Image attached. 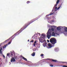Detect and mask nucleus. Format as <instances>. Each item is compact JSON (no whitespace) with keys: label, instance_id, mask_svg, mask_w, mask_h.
Here are the masks:
<instances>
[{"label":"nucleus","instance_id":"1","mask_svg":"<svg viewBox=\"0 0 67 67\" xmlns=\"http://www.w3.org/2000/svg\"><path fill=\"white\" fill-rule=\"evenodd\" d=\"M35 20V19H32L30 21V22H28L27 24H25L24 26L21 28V29H23L22 30H20L19 31L17 32V33L15 34L14 35H15V36H16V35H19V33H21L22 31H23L24 29H26V27H27V26H28L30 25V24H31V23H33V22H34L35 21H36V20Z\"/></svg>","mask_w":67,"mask_h":67},{"label":"nucleus","instance_id":"2","mask_svg":"<svg viewBox=\"0 0 67 67\" xmlns=\"http://www.w3.org/2000/svg\"><path fill=\"white\" fill-rule=\"evenodd\" d=\"M39 40L41 43H42L44 42V43L43 44V45L44 46V47H45L46 45V41H45V38L43 37H41L39 39Z\"/></svg>","mask_w":67,"mask_h":67},{"label":"nucleus","instance_id":"3","mask_svg":"<svg viewBox=\"0 0 67 67\" xmlns=\"http://www.w3.org/2000/svg\"><path fill=\"white\" fill-rule=\"evenodd\" d=\"M57 41L54 38H52L50 39V42L52 45H54L56 43Z\"/></svg>","mask_w":67,"mask_h":67},{"label":"nucleus","instance_id":"4","mask_svg":"<svg viewBox=\"0 0 67 67\" xmlns=\"http://www.w3.org/2000/svg\"><path fill=\"white\" fill-rule=\"evenodd\" d=\"M49 31H50V29H49L47 33V37L48 39H49V38H50V37H51V35H52L51 32H49Z\"/></svg>","mask_w":67,"mask_h":67},{"label":"nucleus","instance_id":"5","mask_svg":"<svg viewBox=\"0 0 67 67\" xmlns=\"http://www.w3.org/2000/svg\"><path fill=\"white\" fill-rule=\"evenodd\" d=\"M58 33H59V32L57 30H55V31L54 32H52V36H55V35L57 34Z\"/></svg>","mask_w":67,"mask_h":67},{"label":"nucleus","instance_id":"6","mask_svg":"<svg viewBox=\"0 0 67 67\" xmlns=\"http://www.w3.org/2000/svg\"><path fill=\"white\" fill-rule=\"evenodd\" d=\"M63 28L64 29L65 32L66 33H65V32H64V33L65 34H67V27H66L64 26L63 27Z\"/></svg>","mask_w":67,"mask_h":67},{"label":"nucleus","instance_id":"7","mask_svg":"<svg viewBox=\"0 0 67 67\" xmlns=\"http://www.w3.org/2000/svg\"><path fill=\"white\" fill-rule=\"evenodd\" d=\"M60 30H61V28L59 27H58L57 28V30L59 32V33H62V31H60Z\"/></svg>","mask_w":67,"mask_h":67},{"label":"nucleus","instance_id":"8","mask_svg":"<svg viewBox=\"0 0 67 67\" xmlns=\"http://www.w3.org/2000/svg\"><path fill=\"white\" fill-rule=\"evenodd\" d=\"M47 60H50L51 61H52L53 62H55V63H57V61L56 60H54L52 59H47Z\"/></svg>","mask_w":67,"mask_h":67},{"label":"nucleus","instance_id":"9","mask_svg":"<svg viewBox=\"0 0 67 67\" xmlns=\"http://www.w3.org/2000/svg\"><path fill=\"white\" fill-rule=\"evenodd\" d=\"M10 62H15V59L14 58H13L11 59Z\"/></svg>","mask_w":67,"mask_h":67},{"label":"nucleus","instance_id":"10","mask_svg":"<svg viewBox=\"0 0 67 67\" xmlns=\"http://www.w3.org/2000/svg\"><path fill=\"white\" fill-rule=\"evenodd\" d=\"M48 46L49 48H51L52 47V44H51L50 43H49L48 44Z\"/></svg>","mask_w":67,"mask_h":67},{"label":"nucleus","instance_id":"11","mask_svg":"<svg viewBox=\"0 0 67 67\" xmlns=\"http://www.w3.org/2000/svg\"><path fill=\"white\" fill-rule=\"evenodd\" d=\"M59 0H58L57 1L56 4L55 5L54 7H56L57 5V4L59 3Z\"/></svg>","mask_w":67,"mask_h":67},{"label":"nucleus","instance_id":"12","mask_svg":"<svg viewBox=\"0 0 67 67\" xmlns=\"http://www.w3.org/2000/svg\"><path fill=\"white\" fill-rule=\"evenodd\" d=\"M54 50L55 52H58L59 50V49L58 48H56L54 49Z\"/></svg>","mask_w":67,"mask_h":67},{"label":"nucleus","instance_id":"13","mask_svg":"<svg viewBox=\"0 0 67 67\" xmlns=\"http://www.w3.org/2000/svg\"><path fill=\"white\" fill-rule=\"evenodd\" d=\"M22 58H23V60H25V61H26V62H28V61H27V59H26V58H24V57H22Z\"/></svg>","mask_w":67,"mask_h":67},{"label":"nucleus","instance_id":"14","mask_svg":"<svg viewBox=\"0 0 67 67\" xmlns=\"http://www.w3.org/2000/svg\"><path fill=\"white\" fill-rule=\"evenodd\" d=\"M22 58H23V60H25V61H26V62H28V61H27V59H26V58H24V57H22Z\"/></svg>","mask_w":67,"mask_h":67},{"label":"nucleus","instance_id":"15","mask_svg":"<svg viewBox=\"0 0 67 67\" xmlns=\"http://www.w3.org/2000/svg\"><path fill=\"white\" fill-rule=\"evenodd\" d=\"M54 13H51L50 14L48 15H47L46 16V17H47V16H48V15H52V14H54Z\"/></svg>","mask_w":67,"mask_h":67},{"label":"nucleus","instance_id":"16","mask_svg":"<svg viewBox=\"0 0 67 67\" xmlns=\"http://www.w3.org/2000/svg\"><path fill=\"white\" fill-rule=\"evenodd\" d=\"M41 36H42L44 37H46V36H45V34H42L41 35Z\"/></svg>","mask_w":67,"mask_h":67},{"label":"nucleus","instance_id":"17","mask_svg":"<svg viewBox=\"0 0 67 67\" xmlns=\"http://www.w3.org/2000/svg\"><path fill=\"white\" fill-rule=\"evenodd\" d=\"M9 39H10V38L6 40L5 42H3L4 43H7V42H8V41H9Z\"/></svg>","mask_w":67,"mask_h":67},{"label":"nucleus","instance_id":"18","mask_svg":"<svg viewBox=\"0 0 67 67\" xmlns=\"http://www.w3.org/2000/svg\"><path fill=\"white\" fill-rule=\"evenodd\" d=\"M8 44H7L6 45H4V46L3 47V48L4 49L6 47V46H7Z\"/></svg>","mask_w":67,"mask_h":67},{"label":"nucleus","instance_id":"19","mask_svg":"<svg viewBox=\"0 0 67 67\" xmlns=\"http://www.w3.org/2000/svg\"><path fill=\"white\" fill-rule=\"evenodd\" d=\"M8 57H9V53L7 54V56H6L7 58H8Z\"/></svg>","mask_w":67,"mask_h":67},{"label":"nucleus","instance_id":"20","mask_svg":"<svg viewBox=\"0 0 67 67\" xmlns=\"http://www.w3.org/2000/svg\"><path fill=\"white\" fill-rule=\"evenodd\" d=\"M32 56H35V53L33 52L32 54Z\"/></svg>","mask_w":67,"mask_h":67},{"label":"nucleus","instance_id":"21","mask_svg":"<svg viewBox=\"0 0 67 67\" xmlns=\"http://www.w3.org/2000/svg\"><path fill=\"white\" fill-rule=\"evenodd\" d=\"M30 3V1H27V4H29V3Z\"/></svg>","mask_w":67,"mask_h":67},{"label":"nucleus","instance_id":"22","mask_svg":"<svg viewBox=\"0 0 67 67\" xmlns=\"http://www.w3.org/2000/svg\"><path fill=\"white\" fill-rule=\"evenodd\" d=\"M40 56L41 57H43L44 56V54H41Z\"/></svg>","mask_w":67,"mask_h":67},{"label":"nucleus","instance_id":"23","mask_svg":"<svg viewBox=\"0 0 67 67\" xmlns=\"http://www.w3.org/2000/svg\"><path fill=\"white\" fill-rule=\"evenodd\" d=\"M49 65L50 66H51V67H53V66H54V65H52V64H50Z\"/></svg>","mask_w":67,"mask_h":67},{"label":"nucleus","instance_id":"24","mask_svg":"<svg viewBox=\"0 0 67 67\" xmlns=\"http://www.w3.org/2000/svg\"><path fill=\"white\" fill-rule=\"evenodd\" d=\"M62 67H67V66H66V65H64L62 66Z\"/></svg>","mask_w":67,"mask_h":67},{"label":"nucleus","instance_id":"25","mask_svg":"<svg viewBox=\"0 0 67 67\" xmlns=\"http://www.w3.org/2000/svg\"><path fill=\"white\" fill-rule=\"evenodd\" d=\"M51 30L52 31H54V29L53 28H51Z\"/></svg>","mask_w":67,"mask_h":67},{"label":"nucleus","instance_id":"26","mask_svg":"<svg viewBox=\"0 0 67 67\" xmlns=\"http://www.w3.org/2000/svg\"><path fill=\"white\" fill-rule=\"evenodd\" d=\"M30 42L31 43H33L34 42V40H32L31 41H30Z\"/></svg>","mask_w":67,"mask_h":67},{"label":"nucleus","instance_id":"27","mask_svg":"<svg viewBox=\"0 0 67 67\" xmlns=\"http://www.w3.org/2000/svg\"><path fill=\"white\" fill-rule=\"evenodd\" d=\"M11 43V42L10 41V42L8 43V44H8H8H10Z\"/></svg>","mask_w":67,"mask_h":67},{"label":"nucleus","instance_id":"28","mask_svg":"<svg viewBox=\"0 0 67 67\" xmlns=\"http://www.w3.org/2000/svg\"><path fill=\"white\" fill-rule=\"evenodd\" d=\"M0 53H2V51L1 49H0Z\"/></svg>","mask_w":67,"mask_h":67},{"label":"nucleus","instance_id":"29","mask_svg":"<svg viewBox=\"0 0 67 67\" xmlns=\"http://www.w3.org/2000/svg\"><path fill=\"white\" fill-rule=\"evenodd\" d=\"M60 7H59L57 9V10H59V9H60Z\"/></svg>","mask_w":67,"mask_h":67},{"label":"nucleus","instance_id":"30","mask_svg":"<svg viewBox=\"0 0 67 67\" xmlns=\"http://www.w3.org/2000/svg\"><path fill=\"white\" fill-rule=\"evenodd\" d=\"M37 43V42H36V41H35V42L34 43V44H36V43Z\"/></svg>","mask_w":67,"mask_h":67},{"label":"nucleus","instance_id":"31","mask_svg":"<svg viewBox=\"0 0 67 67\" xmlns=\"http://www.w3.org/2000/svg\"><path fill=\"white\" fill-rule=\"evenodd\" d=\"M3 57L4 58H5V56H4V55H3Z\"/></svg>","mask_w":67,"mask_h":67},{"label":"nucleus","instance_id":"32","mask_svg":"<svg viewBox=\"0 0 67 67\" xmlns=\"http://www.w3.org/2000/svg\"><path fill=\"white\" fill-rule=\"evenodd\" d=\"M47 42H48V43L49 42V40H47Z\"/></svg>","mask_w":67,"mask_h":67},{"label":"nucleus","instance_id":"33","mask_svg":"<svg viewBox=\"0 0 67 67\" xmlns=\"http://www.w3.org/2000/svg\"><path fill=\"white\" fill-rule=\"evenodd\" d=\"M38 34L39 35V36H40V35H41V34H40V33H39Z\"/></svg>","mask_w":67,"mask_h":67},{"label":"nucleus","instance_id":"34","mask_svg":"<svg viewBox=\"0 0 67 67\" xmlns=\"http://www.w3.org/2000/svg\"><path fill=\"white\" fill-rule=\"evenodd\" d=\"M35 45H36V44H35V43H34V46H35Z\"/></svg>","mask_w":67,"mask_h":67},{"label":"nucleus","instance_id":"35","mask_svg":"<svg viewBox=\"0 0 67 67\" xmlns=\"http://www.w3.org/2000/svg\"><path fill=\"white\" fill-rule=\"evenodd\" d=\"M11 55H12V56H13V54H11Z\"/></svg>","mask_w":67,"mask_h":67},{"label":"nucleus","instance_id":"36","mask_svg":"<svg viewBox=\"0 0 67 67\" xmlns=\"http://www.w3.org/2000/svg\"><path fill=\"white\" fill-rule=\"evenodd\" d=\"M47 18L48 19H50V18L49 17H47Z\"/></svg>","mask_w":67,"mask_h":67},{"label":"nucleus","instance_id":"37","mask_svg":"<svg viewBox=\"0 0 67 67\" xmlns=\"http://www.w3.org/2000/svg\"><path fill=\"white\" fill-rule=\"evenodd\" d=\"M15 37H14V38H13L11 40H13V38H14Z\"/></svg>","mask_w":67,"mask_h":67},{"label":"nucleus","instance_id":"38","mask_svg":"<svg viewBox=\"0 0 67 67\" xmlns=\"http://www.w3.org/2000/svg\"><path fill=\"white\" fill-rule=\"evenodd\" d=\"M12 37H13V36L11 37H10V38H12Z\"/></svg>","mask_w":67,"mask_h":67},{"label":"nucleus","instance_id":"39","mask_svg":"<svg viewBox=\"0 0 67 67\" xmlns=\"http://www.w3.org/2000/svg\"><path fill=\"white\" fill-rule=\"evenodd\" d=\"M29 41H30V40H28V42H29Z\"/></svg>","mask_w":67,"mask_h":67},{"label":"nucleus","instance_id":"40","mask_svg":"<svg viewBox=\"0 0 67 67\" xmlns=\"http://www.w3.org/2000/svg\"><path fill=\"white\" fill-rule=\"evenodd\" d=\"M57 7H55V9H57Z\"/></svg>","mask_w":67,"mask_h":67},{"label":"nucleus","instance_id":"41","mask_svg":"<svg viewBox=\"0 0 67 67\" xmlns=\"http://www.w3.org/2000/svg\"><path fill=\"white\" fill-rule=\"evenodd\" d=\"M52 22H54V20H52Z\"/></svg>","mask_w":67,"mask_h":67},{"label":"nucleus","instance_id":"42","mask_svg":"<svg viewBox=\"0 0 67 67\" xmlns=\"http://www.w3.org/2000/svg\"><path fill=\"white\" fill-rule=\"evenodd\" d=\"M53 27H56L55 26H53Z\"/></svg>","mask_w":67,"mask_h":67},{"label":"nucleus","instance_id":"43","mask_svg":"<svg viewBox=\"0 0 67 67\" xmlns=\"http://www.w3.org/2000/svg\"><path fill=\"white\" fill-rule=\"evenodd\" d=\"M64 63H66V62H64Z\"/></svg>","mask_w":67,"mask_h":67},{"label":"nucleus","instance_id":"44","mask_svg":"<svg viewBox=\"0 0 67 67\" xmlns=\"http://www.w3.org/2000/svg\"><path fill=\"white\" fill-rule=\"evenodd\" d=\"M1 50H2V48H1Z\"/></svg>","mask_w":67,"mask_h":67},{"label":"nucleus","instance_id":"45","mask_svg":"<svg viewBox=\"0 0 67 67\" xmlns=\"http://www.w3.org/2000/svg\"><path fill=\"white\" fill-rule=\"evenodd\" d=\"M36 44H37V43Z\"/></svg>","mask_w":67,"mask_h":67}]
</instances>
